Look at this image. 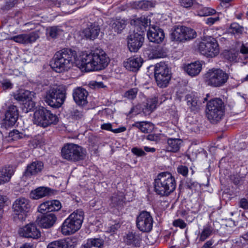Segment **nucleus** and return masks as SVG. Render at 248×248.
Instances as JSON below:
<instances>
[{
	"instance_id": "obj_45",
	"label": "nucleus",
	"mask_w": 248,
	"mask_h": 248,
	"mask_svg": "<svg viewBox=\"0 0 248 248\" xmlns=\"http://www.w3.org/2000/svg\"><path fill=\"white\" fill-rule=\"evenodd\" d=\"M49 210L50 212L57 211L62 208L61 202L58 200H52L48 201Z\"/></svg>"
},
{
	"instance_id": "obj_16",
	"label": "nucleus",
	"mask_w": 248,
	"mask_h": 248,
	"mask_svg": "<svg viewBox=\"0 0 248 248\" xmlns=\"http://www.w3.org/2000/svg\"><path fill=\"white\" fill-rule=\"evenodd\" d=\"M185 100L190 111L195 113L200 110L202 103L197 93H191L186 94Z\"/></svg>"
},
{
	"instance_id": "obj_15",
	"label": "nucleus",
	"mask_w": 248,
	"mask_h": 248,
	"mask_svg": "<svg viewBox=\"0 0 248 248\" xmlns=\"http://www.w3.org/2000/svg\"><path fill=\"white\" fill-rule=\"evenodd\" d=\"M143 36L140 33L133 32L127 38V46L131 52H137L142 46Z\"/></svg>"
},
{
	"instance_id": "obj_60",
	"label": "nucleus",
	"mask_w": 248,
	"mask_h": 248,
	"mask_svg": "<svg viewBox=\"0 0 248 248\" xmlns=\"http://www.w3.org/2000/svg\"><path fill=\"white\" fill-rule=\"evenodd\" d=\"M24 103L25 105L28 106L27 109H28L29 110H31L35 106V103L34 102L32 101V99L28 100V101L25 102Z\"/></svg>"
},
{
	"instance_id": "obj_5",
	"label": "nucleus",
	"mask_w": 248,
	"mask_h": 248,
	"mask_svg": "<svg viewBox=\"0 0 248 248\" xmlns=\"http://www.w3.org/2000/svg\"><path fill=\"white\" fill-rule=\"evenodd\" d=\"M83 218V212L81 210H77L71 214L62 226V234L70 235L78 231L81 226Z\"/></svg>"
},
{
	"instance_id": "obj_9",
	"label": "nucleus",
	"mask_w": 248,
	"mask_h": 248,
	"mask_svg": "<svg viewBox=\"0 0 248 248\" xmlns=\"http://www.w3.org/2000/svg\"><path fill=\"white\" fill-rule=\"evenodd\" d=\"M58 122V117L45 108H39L34 113L33 123L38 126L46 127Z\"/></svg>"
},
{
	"instance_id": "obj_7",
	"label": "nucleus",
	"mask_w": 248,
	"mask_h": 248,
	"mask_svg": "<svg viewBox=\"0 0 248 248\" xmlns=\"http://www.w3.org/2000/svg\"><path fill=\"white\" fill-rule=\"evenodd\" d=\"M61 153L64 159L73 162L83 160L86 155L85 149L74 143L65 144L62 149Z\"/></svg>"
},
{
	"instance_id": "obj_57",
	"label": "nucleus",
	"mask_w": 248,
	"mask_h": 248,
	"mask_svg": "<svg viewBox=\"0 0 248 248\" xmlns=\"http://www.w3.org/2000/svg\"><path fill=\"white\" fill-rule=\"evenodd\" d=\"M22 134L20 133L17 130H14L9 133V136L13 137V139H20L22 138Z\"/></svg>"
},
{
	"instance_id": "obj_41",
	"label": "nucleus",
	"mask_w": 248,
	"mask_h": 248,
	"mask_svg": "<svg viewBox=\"0 0 248 248\" xmlns=\"http://www.w3.org/2000/svg\"><path fill=\"white\" fill-rule=\"evenodd\" d=\"M68 242L65 239H60L48 244L47 248H68Z\"/></svg>"
},
{
	"instance_id": "obj_21",
	"label": "nucleus",
	"mask_w": 248,
	"mask_h": 248,
	"mask_svg": "<svg viewBox=\"0 0 248 248\" xmlns=\"http://www.w3.org/2000/svg\"><path fill=\"white\" fill-rule=\"evenodd\" d=\"M88 92L80 87L75 89L73 93V96L75 102L79 106H84L87 103V97Z\"/></svg>"
},
{
	"instance_id": "obj_31",
	"label": "nucleus",
	"mask_w": 248,
	"mask_h": 248,
	"mask_svg": "<svg viewBox=\"0 0 248 248\" xmlns=\"http://www.w3.org/2000/svg\"><path fill=\"white\" fill-rule=\"evenodd\" d=\"M157 99L156 97L149 98L142 108L143 113L145 115L150 114L156 108Z\"/></svg>"
},
{
	"instance_id": "obj_38",
	"label": "nucleus",
	"mask_w": 248,
	"mask_h": 248,
	"mask_svg": "<svg viewBox=\"0 0 248 248\" xmlns=\"http://www.w3.org/2000/svg\"><path fill=\"white\" fill-rule=\"evenodd\" d=\"M166 55V49L161 46H157L152 49L151 58L152 59L163 58Z\"/></svg>"
},
{
	"instance_id": "obj_49",
	"label": "nucleus",
	"mask_w": 248,
	"mask_h": 248,
	"mask_svg": "<svg viewBox=\"0 0 248 248\" xmlns=\"http://www.w3.org/2000/svg\"><path fill=\"white\" fill-rule=\"evenodd\" d=\"M72 118L78 120L81 119L83 116V112L78 109H74L71 112Z\"/></svg>"
},
{
	"instance_id": "obj_18",
	"label": "nucleus",
	"mask_w": 248,
	"mask_h": 248,
	"mask_svg": "<svg viewBox=\"0 0 248 248\" xmlns=\"http://www.w3.org/2000/svg\"><path fill=\"white\" fill-rule=\"evenodd\" d=\"M147 35L150 42L157 44L161 43L165 37L163 31L158 27L153 25L150 27Z\"/></svg>"
},
{
	"instance_id": "obj_22",
	"label": "nucleus",
	"mask_w": 248,
	"mask_h": 248,
	"mask_svg": "<svg viewBox=\"0 0 248 248\" xmlns=\"http://www.w3.org/2000/svg\"><path fill=\"white\" fill-rule=\"evenodd\" d=\"M143 62V59L140 57H131L124 62V65L128 70L136 72L141 66Z\"/></svg>"
},
{
	"instance_id": "obj_59",
	"label": "nucleus",
	"mask_w": 248,
	"mask_h": 248,
	"mask_svg": "<svg viewBox=\"0 0 248 248\" xmlns=\"http://www.w3.org/2000/svg\"><path fill=\"white\" fill-rule=\"evenodd\" d=\"M219 20L218 16H216L214 17H209L206 20V23L209 25H212L214 24L216 22Z\"/></svg>"
},
{
	"instance_id": "obj_12",
	"label": "nucleus",
	"mask_w": 248,
	"mask_h": 248,
	"mask_svg": "<svg viewBox=\"0 0 248 248\" xmlns=\"http://www.w3.org/2000/svg\"><path fill=\"white\" fill-rule=\"evenodd\" d=\"M30 208L31 205L29 200L23 197L17 199L12 205L15 219H18L21 221L24 220Z\"/></svg>"
},
{
	"instance_id": "obj_24",
	"label": "nucleus",
	"mask_w": 248,
	"mask_h": 248,
	"mask_svg": "<svg viewBox=\"0 0 248 248\" xmlns=\"http://www.w3.org/2000/svg\"><path fill=\"white\" fill-rule=\"evenodd\" d=\"M100 31L99 25L97 23H93L85 29L83 33L87 38L94 40L98 36Z\"/></svg>"
},
{
	"instance_id": "obj_32",
	"label": "nucleus",
	"mask_w": 248,
	"mask_h": 248,
	"mask_svg": "<svg viewBox=\"0 0 248 248\" xmlns=\"http://www.w3.org/2000/svg\"><path fill=\"white\" fill-rule=\"evenodd\" d=\"M132 126L138 128L144 133H150L154 129L153 124L148 122H137L132 124Z\"/></svg>"
},
{
	"instance_id": "obj_3",
	"label": "nucleus",
	"mask_w": 248,
	"mask_h": 248,
	"mask_svg": "<svg viewBox=\"0 0 248 248\" xmlns=\"http://www.w3.org/2000/svg\"><path fill=\"white\" fill-rule=\"evenodd\" d=\"M154 191L160 196H168L176 188L174 177L168 171L159 173L154 180Z\"/></svg>"
},
{
	"instance_id": "obj_29",
	"label": "nucleus",
	"mask_w": 248,
	"mask_h": 248,
	"mask_svg": "<svg viewBox=\"0 0 248 248\" xmlns=\"http://www.w3.org/2000/svg\"><path fill=\"white\" fill-rule=\"evenodd\" d=\"M33 95L34 93L33 92L28 90H21L14 94V98L16 100L24 103L32 99Z\"/></svg>"
},
{
	"instance_id": "obj_20",
	"label": "nucleus",
	"mask_w": 248,
	"mask_h": 248,
	"mask_svg": "<svg viewBox=\"0 0 248 248\" xmlns=\"http://www.w3.org/2000/svg\"><path fill=\"white\" fill-rule=\"evenodd\" d=\"M38 37L36 33L32 32L28 34H21L14 36L10 39L18 43L27 44L35 42Z\"/></svg>"
},
{
	"instance_id": "obj_27",
	"label": "nucleus",
	"mask_w": 248,
	"mask_h": 248,
	"mask_svg": "<svg viewBox=\"0 0 248 248\" xmlns=\"http://www.w3.org/2000/svg\"><path fill=\"white\" fill-rule=\"evenodd\" d=\"M124 197L122 193L114 194L111 199L110 206L118 210L120 209L123 206Z\"/></svg>"
},
{
	"instance_id": "obj_42",
	"label": "nucleus",
	"mask_w": 248,
	"mask_h": 248,
	"mask_svg": "<svg viewBox=\"0 0 248 248\" xmlns=\"http://www.w3.org/2000/svg\"><path fill=\"white\" fill-rule=\"evenodd\" d=\"M61 29L57 26H52L46 29V34L52 38L57 37L62 32Z\"/></svg>"
},
{
	"instance_id": "obj_33",
	"label": "nucleus",
	"mask_w": 248,
	"mask_h": 248,
	"mask_svg": "<svg viewBox=\"0 0 248 248\" xmlns=\"http://www.w3.org/2000/svg\"><path fill=\"white\" fill-rule=\"evenodd\" d=\"M155 1L143 0L135 2L133 7L137 9L148 10L155 7Z\"/></svg>"
},
{
	"instance_id": "obj_19",
	"label": "nucleus",
	"mask_w": 248,
	"mask_h": 248,
	"mask_svg": "<svg viewBox=\"0 0 248 248\" xmlns=\"http://www.w3.org/2000/svg\"><path fill=\"white\" fill-rule=\"evenodd\" d=\"M56 220L57 217L53 213H49L38 217L36 221L41 227L49 228L54 224Z\"/></svg>"
},
{
	"instance_id": "obj_36",
	"label": "nucleus",
	"mask_w": 248,
	"mask_h": 248,
	"mask_svg": "<svg viewBox=\"0 0 248 248\" xmlns=\"http://www.w3.org/2000/svg\"><path fill=\"white\" fill-rule=\"evenodd\" d=\"M214 229L210 225H206L203 227V230L199 234V241H204L209 238L213 233Z\"/></svg>"
},
{
	"instance_id": "obj_14",
	"label": "nucleus",
	"mask_w": 248,
	"mask_h": 248,
	"mask_svg": "<svg viewBox=\"0 0 248 248\" xmlns=\"http://www.w3.org/2000/svg\"><path fill=\"white\" fill-rule=\"evenodd\" d=\"M18 117L17 107L14 105L10 106L5 112V118L1 123V127L5 129L13 126Z\"/></svg>"
},
{
	"instance_id": "obj_23",
	"label": "nucleus",
	"mask_w": 248,
	"mask_h": 248,
	"mask_svg": "<svg viewBox=\"0 0 248 248\" xmlns=\"http://www.w3.org/2000/svg\"><path fill=\"white\" fill-rule=\"evenodd\" d=\"M44 168V163L42 161H35L29 164L25 171L27 176L34 175L40 172Z\"/></svg>"
},
{
	"instance_id": "obj_58",
	"label": "nucleus",
	"mask_w": 248,
	"mask_h": 248,
	"mask_svg": "<svg viewBox=\"0 0 248 248\" xmlns=\"http://www.w3.org/2000/svg\"><path fill=\"white\" fill-rule=\"evenodd\" d=\"M120 228V224L119 223H115L114 225H111L108 228V232L111 233H114Z\"/></svg>"
},
{
	"instance_id": "obj_62",
	"label": "nucleus",
	"mask_w": 248,
	"mask_h": 248,
	"mask_svg": "<svg viewBox=\"0 0 248 248\" xmlns=\"http://www.w3.org/2000/svg\"><path fill=\"white\" fill-rule=\"evenodd\" d=\"M214 243V241L213 239H210L206 241L201 248H212V245H213Z\"/></svg>"
},
{
	"instance_id": "obj_2",
	"label": "nucleus",
	"mask_w": 248,
	"mask_h": 248,
	"mask_svg": "<svg viewBox=\"0 0 248 248\" xmlns=\"http://www.w3.org/2000/svg\"><path fill=\"white\" fill-rule=\"evenodd\" d=\"M77 58V53L70 48H63L57 51L51 62L50 66L55 72L68 71L73 66Z\"/></svg>"
},
{
	"instance_id": "obj_43",
	"label": "nucleus",
	"mask_w": 248,
	"mask_h": 248,
	"mask_svg": "<svg viewBox=\"0 0 248 248\" xmlns=\"http://www.w3.org/2000/svg\"><path fill=\"white\" fill-rule=\"evenodd\" d=\"M215 13V10L208 7H202L198 11V15L200 16H209Z\"/></svg>"
},
{
	"instance_id": "obj_44",
	"label": "nucleus",
	"mask_w": 248,
	"mask_h": 248,
	"mask_svg": "<svg viewBox=\"0 0 248 248\" xmlns=\"http://www.w3.org/2000/svg\"><path fill=\"white\" fill-rule=\"evenodd\" d=\"M184 30L185 41L196 37V33L193 29L184 27Z\"/></svg>"
},
{
	"instance_id": "obj_64",
	"label": "nucleus",
	"mask_w": 248,
	"mask_h": 248,
	"mask_svg": "<svg viewBox=\"0 0 248 248\" xmlns=\"http://www.w3.org/2000/svg\"><path fill=\"white\" fill-rule=\"evenodd\" d=\"M2 88L4 90H6L8 89H11L12 88L13 85L9 81H5L2 83Z\"/></svg>"
},
{
	"instance_id": "obj_46",
	"label": "nucleus",
	"mask_w": 248,
	"mask_h": 248,
	"mask_svg": "<svg viewBox=\"0 0 248 248\" xmlns=\"http://www.w3.org/2000/svg\"><path fill=\"white\" fill-rule=\"evenodd\" d=\"M230 30L233 34L241 33L243 31V28L240 25L236 23H233L231 25Z\"/></svg>"
},
{
	"instance_id": "obj_4",
	"label": "nucleus",
	"mask_w": 248,
	"mask_h": 248,
	"mask_svg": "<svg viewBox=\"0 0 248 248\" xmlns=\"http://www.w3.org/2000/svg\"><path fill=\"white\" fill-rule=\"evenodd\" d=\"M67 88L64 85H56L49 87L46 91L44 101L49 106L58 108L64 103L66 96Z\"/></svg>"
},
{
	"instance_id": "obj_53",
	"label": "nucleus",
	"mask_w": 248,
	"mask_h": 248,
	"mask_svg": "<svg viewBox=\"0 0 248 248\" xmlns=\"http://www.w3.org/2000/svg\"><path fill=\"white\" fill-rule=\"evenodd\" d=\"M16 2V0H9V1L6 2L5 4L2 8L4 10H8L13 7Z\"/></svg>"
},
{
	"instance_id": "obj_40",
	"label": "nucleus",
	"mask_w": 248,
	"mask_h": 248,
	"mask_svg": "<svg viewBox=\"0 0 248 248\" xmlns=\"http://www.w3.org/2000/svg\"><path fill=\"white\" fill-rule=\"evenodd\" d=\"M234 243L242 248H248V232L233 240Z\"/></svg>"
},
{
	"instance_id": "obj_30",
	"label": "nucleus",
	"mask_w": 248,
	"mask_h": 248,
	"mask_svg": "<svg viewBox=\"0 0 248 248\" xmlns=\"http://www.w3.org/2000/svg\"><path fill=\"white\" fill-rule=\"evenodd\" d=\"M184 26L175 27L171 33V39L173 41L184 42Z\"/></svg>"
},
{
	"instance_id": "obj_13",
	"label": "nucleus",
	"mask_w": 248,
	"mask_h": 248,
	"mask_svg": "<svg viewBox=\"0 0 248 248\" xmlns=\"http://www.w3.org/2000/svg\"><path fill=\"white\" fill-rule=\"evenodd\" d=\"M153 223V219L150 213L147 211H142L137 218V226L143 232H150L152 229Z\"/></svg>"
},
{
	"instance_id": "obj_11",
	"label": "nucleus",
	"mask_w": 248,
	"mask_h": 248,
	"mask_svg": "<svg viewBox=\"0 0 248 248\" xmlns=\"http://www.w3.org/2000/svg\"><path fill=\"white\" fill-rule=\"evenodd\" d=\"M198 48L200 52L207 57L217 55L219 48L217 41L211 36H204L199 43Z\"/></svg>"
},
{
	"instance_id": "obj_1",
	"label": "nucleus",
	"mask_w": 248,
	"mask_h": 248,
	"mask_svg": "<svg viewBox=\"0 0 248 248\" xmlns=\"http://www.w3.org/2000/svg\"><path fill=\"white\" fill-rule=\"evenodd\" d=\"M109 62V58L103 50L96 49L89 54H83L80 65L87 72L99 71L106 68Z\"/></svg>"
},
{
	"instance_id": "obj_55",
	"label": "nucleus",
	"mask_w": 248,
	"mask_h": 248,
	"mask_svg": "<svg viewBox=\"0 0 248 248\" xmlns=\"http://www.w3.org/2000/svg\"><path fill=\"white\" fill-rule=\"evenodd\" d=\"M193 1L194 0H181L180 3L182 6L187 8L193 5Z\"/></svg>"
},
{
	"instance_id": "obj_35",
	"label": "nucleus",
	"mask_w": 248,
	"mask_h": 248,
	"mask_svg": "<svg viewBox=\"0 0 248 248\" xmlns=\"http://www.w3.org/2000/svg\"><path fill=\"white\" fill-rule=\"evenodd\" d=\"M140 238V236L135 233L129 232L124 238V241L127 245H133L135 246H139Z\"/></svg>"
},
{
	"instance_id": "obj_48",
	"label": "nucleus",
	"mask_w": 248,
	"mask_h": 248,
	"mask_svg": "<svg viewBox=\"0 0 248 248\" xmlns=\"http://www.w3.org/2000/svg\"><path fill=\"white\" fill-rule=\"evenodd\" d=\"M90 87L93 89H99L105 88L107 87L103 82H97L96 81H92L89 83Z\"/></svg>"
},
{
	"instance_id": "obj_56",
	"label": "nucleus",
	"mask_w": 248,
	"mask_h": 248,
	"mask_svg": "<svg viewBox=\"0 0 248 248\" xmlns=\"http://www.w3.org/2000/svg\"><path fill=\"white\" fill-rule=\"evenodd\" d=\"M198 186V183L193 181L191 180H188L186 183V187L189 189H193L197 187Z\"/></svg>"
},
{
	"instance_id": "obj_61",
	"label": "nucleus",
	"mask_w": 248,
	"mask_h": 248,
	"mask_svg": "<svg viewBox=\"0 0 248 248\" xmlns=\"http://www.w3.org/2000/svg\"><path fill=\"white\" fill-rule=\"evenodd\" d=\"M240 206L245 209L248 208V202L247 199L243 198L240 201Z\"/></svg>"
},
{
	"instance_id": "obj_51",
	"label": "nucleus",
	"mask_w": 248,
	"mask_h": 248,
	"mask_svg": "<svg viewBox=\"0 0 248 248\" xmlns=\"http://www.w3.org/2000/svg\"><path fill=\"white\" fill-rule=\"evenodd\" d=\"M48 203V201H46L41 203L39 207L38 211L41 213H43L45 211L50 212L49 204Z\"/></svg>"
},
{
	"instance_id": "obj_37",
	"label": "nucleus",
	"mask_w": 248,
	"mask_h": 248,
	"mask_svg": "<svg viewBox=\"0 0 248 248\" xmlns=\"http://www.w3.org/2000/svg\"><path fill=\"white\" fill-rule=\"evenodd\" d=\"M103 241L100 239H91L88 240L87 243L82 248H102Z\"/></svg>"
},
{
	"instance_id": "obj_52",
	"label": "nucleus",
	"mask_w": 248,
	"mask_h": 248,
	"mask_svg": "<svg viewBox=\"0 0 248 248\" xmlns=\"http://www.w3.org/2000/svg\"><path fill=\"white\" fill-rule=\"evenodd\" d=\"M132 153L138 156H142L145 155L146 154L143 150H142L140 148H139L137 147H134L131 149Z\"/></svg>"
},
{
	"instance_id": "obj_47",
	"label": "nucleus",
	"mask_w": 248,
	"mask_h": 248,
	"mask_svg": "<svg viewBox=\"0 0 248 248\" xmlns=\"http://www.w3.org/2000/svg\"><path fill=\"white\" fill-rule=\"evenodd\" d=\"M137 93V88L131 89L125 93L124 97L129 99H133L136 97Z\"/></svg>"
},
{
	"instance_id": "obj_8",
	"label": "nucleus",
	"mask_w": 248,
	"mask_h": 248,
	"mask_svg": "<svg viewBox=\"0 0 248 248\" xmlns=\"http://www.w3.org/2000/svg\"><path fill=\"white\" fill-rule=\"evenodd\" d=\"M229 76L220 69L212 68L209 70L204 75L205 83L213 87H220L227 81Z\"/></svg>"
},
{
	"instance_id": "obj_28",
	"label": "nucleus",
	"mask_w": 248,
	"mask_h": 248,
	"mask_svg": "<svg viewBox=\"0 0 248 248\" xmlns=\"http://www.w3.org/2000/svg\"><path fill=\"white\" fill-rule=\"evenodd\" d=\"M52 193L50 188L46 187H39L31 193V196L34 199H39L50 195Z\"/></svg>"
},
{
	"instance_id": "obj_6",
	"label": "nucleus",
	"mask_w": 248,
	"mask_h": 248,
	"mask_svg": "<svg viewBox=\"0 0 248 248\" xmlns=\"http://www.w3.org/2000/svg\"><path fill=\"white\" fill-rule=\"evenodd\" d=\"M224 113V105L219 98H215L209 101L206 105V115L211 123L220 121Z\"/></svg>"
},
{
	"instance_id": "obj_17",
	"label": "nucleus",
	"mask_w": 248,
	"mask_h": 248,
	"mask_svg": "<svg viewBox=\"0 0 248 248\" xmlns=\"http://www.w3.org/2000/svg\"><path fill=\"white\" fill-rule=\"evenodd\" d=\"M19 234L24 237L33 239H37L41 235L40 231L34 223H30L21 228L19 230Z\"/></svg>"
},
{
	"instance_id": "obj_50",
	"label": "nucleus",
	"mask_w": 248,
	"mask_h": 248,
	"mask_svg": "<svg viewBox=\"0 0 248 248\" xmlns=\"http://www.w3.org/2000/svg\"><path fill=\"white\" fill-rule=\"evenodd\" d=\"M177 170L178 173L183 176L186 177L187 175L188 169L186 166L183 165L179 166L178 167Z\"/></svg>"
},
{
	"instance_id": "obj_10",
	"label": "nucleus",
	"mask_w": 248,
	"mask_h": 248,
	"mask_svg": "<svg viewBox=\"0 0 248 248\" xmlns=\"http://www.w3.org/2000/svg\"><path fill=\"white\" fill-rule=\"evenodd\" d=\"M154 76L157 86L161 88H166L171 78V70L167 64L161 62L155 65Z\"/></svg>"
},
{
	"instance_id": "obj_39",
	"label": "nucleus",
	"mask_w": 248,
	"mask_h": 248,
	"mask_svg": "<svg viewBox=\"0 0 248 248\" xmlns=\"http://www.w3.org/2000/svg\"><path fill=\"white\" fill-rule=\"evenodd\" d=\"M125 21L123 20H116L111 24V27L115 32L120 33L125 27Z\"/></svg>"
},
{
	"instance_id": "obj_54",
	"label": "nucleus",
	"mask_w": 248,
	"mask_h": 248,
	"mask_svg": "<svg viewBox=\"0 0 248 248\" xmlns=\"http://www.w3.org/2000/svg\"><path fill=\"white\" fill-rule=\"evenodd\" d=\"M173 224L174 226L179 227L181 229L185 228L186 226V224L184 220L181 219L175 220L173 222Z\"/></svg>"
},
{
	"instance_id": "obj_25",
	"label": "nucleus",
	"mask_w": 248,
	"mask_h": 248,
	"mask_svg": "<svg viewBox=\"0 0 248 248\" xmlns=\"http://www.w3.org/2000/svg\"><path fill=\"white\" fill-rule=\"evenodd\" d=\"M14 171L13 167L8 166L0 170V185L10 181Z\"/></svg>"
},
{
	"instance_id": "obj_63",
	"label": "nucleus",
	"mask_w": 248,
	"mask_h": 248,
	"mask_svg": "<svg viewBox=\"0 0 248 248\" xmlns=\"http://www.w3.org/2000/svg\"><path fill=\"white\" fill-rule=\"evenodd\" d=\"M101 128L102 129L107 130L112 132V125L110 123L104 124L101 125Z\"/></svg>"
},
{
	"instance_id": "obj_34",
	"label": "nucleus",
	"mask_w": 248,
	"mask_h": 248,
	"mask_svg": "<svg viewBox=\"0 0 248 248\" xmlns=\"http://www.w3.org/2000/svg\"><path fill=\"white\" fill-rule=\"evenodd\" d=\"M167 150L169 152H176L180 149L182 141L179 139L170 138L168 140Z\"/></svg>"
},
{
	"instance_id": "obj_26",
	"label": "nucleus",
	"mask_w": 248,
	"mask_h": 248,
	"mask_svg": "<svg viewBox=\"0 0 248 248\" xmlns=\"http://www.w3.org/2000/svg\"><path fill=\"white\" fill-rule=\"evenodd\" d=\"M202 68L201 63L196 62L187 64L185 67V71L190 76L194 77L198 75Z\"/></svg>"
}]
</instances>
